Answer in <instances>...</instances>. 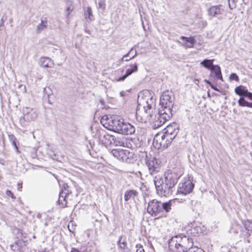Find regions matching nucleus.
Segmentation results:
<instances>
[{
  "label": "nucleus",
  "instance_id": "62",
  "mask_svg": "<svg viewBox=\"0 0 252 252\" xmlns=\"http://www.w3.org/2000/svg\"><path fill=\"white\" fill-rule=\"evenodd\" d=\"M45 91H46V88H44V90H43L44 93H45Z\"/></svg>",
  "mask_w": 252,
  "mask_h": 252
},
{
  "label": "nucleus",
  "instance_id": "55",
  "mask_svg": "<svg viewBox=\"0 0 252 252\" xmlns=\"http://www.w3.org/2000/svg\"><path fill=\"white\" fill-rule=\"evenodd\" d=\"M204 81H205V82L207 84H208L210 86H211V85H212V84L211 83V82L210 81H209V80H207V79H205V80H204Z\"/></svg>",
  "mask_w": 252,
  "mask_h": 252
},
{
  "label": "nucleus",
  "instance_id": "38",
  "mask_svg": "<svg viewBox=\"0 0 252 252\" xmlns=\"http://www.w3.org/2000/svg\"><path fill=\"white\" fill-rule=\"evenodd\" d=\"M33 109L30 107H24L23 108L24 116L28 115Z\"/></svg>",
  "mask_w": 252,
  "mask_h": 252
},
{
  "label": "nucleus",
  "instance_id": "50",
  "mask_svg": "<svg viewBox=\"0 0 252 252\" xmlns=\"http://www.w3.org/2000/svg\"><path fill=\"white\" fill-rule=\"evenodd\" d=\"M22 189V183H18L17 184V189L19 191H21Z\"/></svg>",
  "mask_w": 252,
  "mask_h": 252
},
{
  "label": "nucleus",
  "instance_id": "46",
  "mask_svg": "<svg viewBox=\"0 0 252 252\" xmlns=\"http://www.w3.org/2000/svg\"><path fill=\"white\" fill-rule=\"evenodd\" d=\"M68 228L70 232H73L75 228L73 227V223L69 222L68 225Z\"/></svg>",
  "mask_w": 252,
  "mask_h": 252
},
{
  "label": "nucleus",
  "instance_id": "34",
  "mask_svg": "<svg viewBox=\"0 0 252 252\" xmlns=\"http://www.w3.org/2000/svg\"><path fill=\"white\" fill-rule=\"evenodd\" d=\"M47 59V58L41 57L39 59V63L43 67H47V63H46L45 61Z\"/></svg>",
  "mask_w": 252,
  "mask_h": 252
},
{
  "label": "nucleus",
  "instance_id": "53",
  "mask_svg": "<svg viewBox=\"0 0 252 252\" xmlns=\"http://www.w3.org/2000/svg\"><path fill=\"white\" fill-rule=\"evenodd\" d=\"M133 50V48H132L130 51L127 53L126 54V55H125L123 57H125V58L127 57L128 56V55L131 53V52Z\"/></svg>",
  "mask_w": 252,
  "mask_h": 252
},
{
  "label": "nucleus",
  "instance_id": "26",
  "mask_svg": "<svg viewBox=\"0 0 252 252\" xmlns=\"http://www.w3.org/2000/svg\"><path fill=\"white\" fill-rule=\"evenodd\" d=\"M66 5L67 7L65 10V14L66 18L68 19L69 18L70 14L73 9V6L72 5L71 1H67L66 3Z\"/></svg>",
  "mask_w": 252,
  "mask_h": 252
},
{
  "label": "nucleus",
  "instance_id": "39",
  "mask_svg": "<svg viewBox=\"0 0 252 252\" xmlns=\"http://www.w3.org/2000/svg\"><path fill=\"white\" fill-rule=\"evenodd\" d=\"M69 189V187L67 184H64L61 191L64 192L65 191V192L67 193V195H69L71 193Z\"/></svg>",
  "mask_w": 252,
  "mask_h": 252
},
{
  "label": "nucleus",
  "instance_id": "45",
  "mask_svg": "<svg viewBox=\"0 0 252 252\" xmlns=\"http://www.w3.org/2000/svg\"><path fill=\"white\" fill-rule=\"evenodd\" d=\"M6 194L8 196H9L12 198L15 199L16 198L15 196L14 195L13 193H12V192L10 190H7L6 191Z\"/></svg>",
  "mask_w": 252,
  "mask_h": 252
},
{
  "label": "nucleus",
  "instance_id": "48",
  "mask_svg": "<svg viewBox=\"0 0 252 252\" xmlns=\"http://www.w3.org/2000/svg\"><path fill=\"white\" fill-rule=\"evenodd\" d=\"M127 94V91H122L121 92H120V96L121 97H124L125 96H126Z\"/></svg>",
  "mask_w": 252,
  "mask_h": 252
},
{
  "label": "nucleus",
  "instance_id": "44",
  "mask_svg": "<svg viewBox=\"0 0 252 252\" xmlns=\"http://www.w3.org/2000/svg\"><path fill=\"white\" fill-rule=\"evenodd\" d=\"M10 248L11 250L13 251H18L20 250V248H19V246H17L15 243L12 244L10 245Z\"/></svg>",
  "mask_w": 252,
  "mask_h": 252
},
{
  "label": "nucleus",
  "instance_id": "58",
  "mask_svg": "<svg viewBox=\"0 0 252 252\" xmlns=\"http://www.w3.org/2000/svg\"><path fill=\"white\" fill-rule=\"evenodd\" d=\"M187 38H188L187 37H186V36H182L180 37V38L181 39L184 40H185V41H186Z\"/></svg>",
  "mask_w": 252,
  "mask_h": 252
},
{
  "label": "nucleus",
  "instance_id": "18",
  "mask_svg": "<svg viewBox=\"0 0 252 252\" xmlns=\"http://www.w3.org/2000/svg\"><path fill=\"white\" fill-rule=\"evenodd\" d=\"M132 154L130 153L128 151L121 150L119 159L122 160L124 162L130 163L132 161V159L130 158Z\"/></svg>",
  "mask_w": 252,
  "mask_h": 252
},
{
  "label": "nucleus",
  "instance_id": "1",
  "mask_svg": "<svg viewBox=\"0 0 252 252\" xmlns=\"http://www.w3.org/2000/svg\"><path fill=\"white\" fill-rule=\"evenodd\" d=\"M147 94L148 96L145 95L143 98L145 104L143 106L144 109L143 117L145 118V120H138V121L141 122H152L153 128L156 129L163 125L172 117L174 97L171 92L168 91L164 92L160 98V107L158 113L155 114L154 118H153L154 111L155 112L156 98L149 92H147Z\"/></svg>",
  "mask_w": 252,
  "mask_h": 252
},
{
  "label": "nucleus",
  "instance_id": "61",
  "mask_svg": "<svg viewBox=\"0 0 252 252\" xmlns=\"http://www.w3.org/2000/svg\"><path fill=\"white\" fill-rule=\"evenodd\" d=\"M100 102L101 103L103 104V101L102 100H100Z\"/></svg>",
  "mask_w": 252,
  "mask_h": 252
},
{
  "label": "nucleus",
  "instance_id": "27",
  "mask_svg": "<svg viewBox=\"0 0 252 252\" xmlns=\"http://www.w3.org/2000/svg\"><path fill=\"white\" fill-rule=\"evenodd\" d=\"M195 43V40L193 37H189L187 38L184 46L188 48H191Z\"/></svg>",
  "mask_w": 252,
  "mask_h": 252
},
{
  "label": "nucleus",
  "instance_id": "19",
  "mask_svg": "<svg viewBox=\"0 0 252 252\" xmlns=\"http://www.w3.org/2000/svg\"><path fill=\"white\" fill-rule=\"evenodd\" d=\"M63 191H60L59 195L58 203L62 207L67 206V193Z\"/></svg>",
  "mask_w": 252,
  "mask_h": 252
},
{
  "label": "nucleus",
  "instance_id": "4",
  "mask_svg": "<svg viewBox=\"0 0 252 252\" xmlns=\"http://www.w3.org/2000/svg\"><path fill=\"white\" fill-rule=\"evenodd\" d=\"M153 182L155 186L157 194L160 196L167 197L171 195L174 188L164 182L160 175H156L154 177Z\"/></svg>",
  "mask_w": 252,
  "mask_h": 252
},
{
  "label": "nucleus",
  "instance_id": "36",
  "mask_svg": "<svg viewBox=\"0 0 252 252\" xmlns=\"http://www.w3.org/2000/svg\"><path fill=\"white\" fill-rule=\"evenodd\" d=\"M106 7L105 0H99L98 3V7L99 9H101L102 10H104Z\"/></svg>",
  "mask_w": 252,
  "mask_h": 252
},
{
  "label": "nucleus",
  "instance_id": "54",
  "mask_svg": "<svg viewBox=\"0 0 252 252\" xmlns=\"http://www.w3.org/2000/svg\"><path fill=\"white\" fill-rule=\"evenodd\" d=\"M48 67H49L50 66V65L53 64V63L52 62L51 59H50V58H48Z\"/></svg>",
  "mask_w": 252,
  "mask_h": 252
},
{
  "label": "nucleus",
  "instance_id": "13",
  "mask_svg": "<svg viewBox=\"0 0 252 252\" xmlns=\"http://www.w3.org/2000/svg\"><path fill=\"white\" fill-rule=\"evenodd\" d=\"M97 134L99 140L103 144L113 145L114 135L109 134L103 130H99L97 132Z\"/></svg>",
  "mask_w": 252,
  "mask_h": 252
},
{
  "label": "nucleus",
  "instance_id": "49",
  "mask_svg": "<svg viewBox=\"0 0 252 252\" xmlns=\"http://www.w3.org/2000/svg\"><path fill=\"white\" fill-rule=\"evenodd\" d=\"M55 177L57 180H58L57 179V177L55 176V175L52 174V172H49L48 171V178H49L50 179L53 178V177Z\"/></svg>",
  "mask_w": 252,
  "mask_h": 252
},
{
  "label": "nucleus",
  "instance_id": "10",
  "mask_svg": "<svg viewBox=\"0 0 252 252\" xmlns=\"http://www.w3.org/2000/svg\"><path fill=\"white\" fill-rule=\"evenodd\" d=\"M207 12L210 19L217 18L219 20H221L224 12V7L220 4L213 5L208 9Z\"/></svg>",
  "mask_w": 252,
  "mask_h": 252
},
{
  "label": "nucleus",
  "instance_id": "56",
  "mask_svg": "<svg viewBox=\"0 0 252 252\" xmlns=\"http://www.w3.org/2000/svg\"><path fill=\"white\" fill-rule=\"evenodd\" d=\"M14 149H15L17 153H18L20 152L19 151V149H18L17 144L16 145V146H14Z\"/></svg>",
  "mask_w": 252,
  "mask_h": 252
},
{
  "label": "nucleus",
  "instance_id": "41",
  "mask_svg": "<svg viewBox=\"0 0 252 252\" xmlns=\"http://www.w3.org/2000/svg\"><path fill=\"white\" fill-rule=\"evenodd\" d=\"M229 79L231 81L235 80L236 81H239V77H238V75L236 73H231L230 74V75L229 76Z\"/></svg>",
  "mask_w": 252,
  "mask_h": 252
},
{
  "label": "nucleus",
  "instance_id": "42",
  "mask_svg": "<svg viewBox=\"0 0 252 252\" xmlns=\"http://www.w3.org/2000/svg\"><path fill=\"white\" fill-rule=\"evenodd\" d=\"M136 252H145V251L143 248V247L140 244L136 245Z\"/></svg>",
  "mask_w": 252,
  "mask_h": 252
},
{
  "label": "nucleus",
  "instance_id": "14",
  "mask_svg": "<svg viewBox=\"0 0 252 252\" xmlns=\"http://www.w3.org/2000/svg\"><path fill=\"white\" fill-rule=\"evenodd\" d=\"M135 131V127L131 124L125 122L124 120L119 133L125 135H131L133 134Z\"/></svg>",
  "mask_w": 252,
  "mask_h": 252
},
{
  "label": "nucleus",
  "instance_id": "15",
  "mask_svg": "<svg viewBox=\"0 0 252 252\" xmlns=\"http://www.w3.org/2000/svg\"><path fill=\"white\" fill-rule=\"evenodd\" d=\"M190 233L194 236H199L203 233L204 226L199 222H193L190 224Z\"/></svg>",
  "mask_w": 252,
  "mask_h": 252
},
{
  "label": "nucleus",
  "instance_id": "21",
  "mask_svg": "<svg viewBox=\"0 0 252 252\" xmlns=\"http://www.w3.org/2000/svg\"><path fill=\"white\" fill-rule=\"evenodd\" d=\"M13 234L16 236V238L18 239H22V238H26V234L24 233L22 230L15 227L12 229Z\"/></svg>",
  "mask_w": 252,
  "mask_h": 252
},
{
  "label": "nucleus",
  "instance_id": "63",
  "mask_svg": "<svg viewBox=\"0 0 252 252\" xmlns=\"http://www.w3.org/2000/svg\"><path fill=\"white\" fill-rule=\"evenodd\" d=\"M140 104H139V105H138V109H140Z\"/></svg>",
  "mask_w": 252,
  "mask_h": 252
},
{
  "label": "nucleus",
  "instance_id": "60",
  "mask_svg": "<svg viewBox=\"0 0 252 252\" xmlns=\"http://www.w3.org/2000/svg\"><path fill=\"white\" fill-rule=\"evenodd\" d=\"M229 8L231 9H233V7H231V5L230 3H229Z\"/></svg>",
  "mask_w": 252,
  "mask_h": 252
},
{
  "label": "nucleus",
  "instance_id": "64",
  "mask_svg": "<svg viewBox=\"0 0 252 252\" xmlns=\"http://www.w3.org/2000/svg\"><path fill=\"white\" fill-rule=\"evenodd\" d=\"M45 225H47V222H45Z\"/></svg>",
  "mask_w": 252,
  "mask_h": 252
},
{
  "label": "nucleus",
  "instance_id": "2",
  "mask_svg": "<svg viewBox=\"0 0 252 252\" xmlns=\"http://www.w3.org/2000/svg\"><path fill=\"white\" fill-rule=\"evenodd\" d=\"M168 248L170 252H204L200 248L193 247L191 238L182 234L169 240Z\"/></svg>",
  "mask_w": 252,
  "mask_h": 252
},
{
  "label": "nucleus",
  "instance_id": "12",
  "mask_svg": "<svg viewBox=\"0 0 252 252\" xmlns=\"http://www.w3.org/2000/svg\"><path fill=\"white\" fill-rule=\"evenodd\" d=\"M179 132L178 126L176 123H173L168 125L166 128L163 129L161 133H162L174 139Z\"/></svg>",
  "mask_w": 252,
  "mask_h": 252
},
{
  "label": "nucleus",
  "instance_id": "8",
  "mask_svg": "<svg viewBox=\"0 0 252 252\" xmlns=\"http://www.w3.org/2000/svg\"><path fill=\"white\" fill-rule=\"evenodd\" d=\"M194 185L189 178H184L178 185L177 191L178 193L187 195L193 190Z\"/></svg>",
  "mask_w": 252,
  "mask_h": 252
},
{
  "label": "nucleus",
  "instance_id": "23",
  "mask_svg": "<svg viewBox=\"0 0 252 252\" xmlns=\"http://www.w3.org/2000/svg\"><path fill=\"white\" fill-rule=\"evenodd\" d=\"M213 59H205L200 63L201 65L206 68L210 70L213 67Z\"/></svg>",
  "mask_w": 252,
  "mask_h": 252
},
{
  "label": "nucleus",
  "instance_id": "3",
  "mask_svg": "<svg viewBox=\"0 0 252 252\" xmlns=\"http://www.w3.org/2000/svg\"><path fill=\"white\" fill-rule=\"evenodd\" d=\"M172 201L161 202L158 199L150 200L147 207V212L154 217H159L164 213H168L171 209Z\"/></svg>",
  "mask_w": 252,
  "mask_h": 252
},
{
  "label": "nucleus",
  "instance_id": "33",
  "mask_svg": "<svg viewBox=\"0 0 252 252\" xmlns=\"http://www.w3.org/2000/svg\"><path fill=\"white\" fill-rule=\"evenodd\" d=\"M29 152L30 153V157L32 158H35L37 157L36 152L37 150L34 148H30L29 149Z\"/></svg>",
  "mask_w": 252,
  "mask_h": 252
},
{
  "label": "nucleus",
  "instance_id": "22",
  "mask_svg": "<svg viewBox=\"0 0 252 252\" xmlns=\"http://www.w3.org/2000/svg\"><path fill=\"white\" fill-rule=\"evenodd\" d=\"M244 227L247 231L244 236L246 238H248L251 235V233L252 230V223L250 221L247 220L244 223Z\"/></svg>",
  "mask_w": 252,
  "mask_h": 252
},
{
  "label": "nucleus",
  "instance_id": "6",
  "mask_svg": "<svg viewBox=\"0 0 252 252\" xmlns=\"http://www.w3.org/2000/svg\"><path fill=\"white\" fill-rule=\"evenodd\" d=\"M183 173V170L180 167L169 169L164 173L163 181L175 188V185Z\"/></svg>",
  "mask_w": 252,
  "mask_h": 252
},
{
  "label": "nucleus",
  "instance_id": "16",
  "mask_svg": "<svg viewBox=\"0 0 252 252\" xmlns=\"http://www.w3.org/2000/svg\"><path fill=\"white\" fill-rule=\"evenodd\" d=\"M129 68L126 70V73L122 77L117 79L118 82H121L125 80L128 76L130 75L132 73L136 72L138 70V65L136 63L131 64L129 65Z\"/></svg>",
  "mask_w": 252,
  "mask_h": 252
},
{
  "label": "nucleus",
  "instance_id": "30",
  "mask_svg": "<svg viewBox=\"0 0 252 252\" xmlns=\"http://www.w3.org/2000/svg\"><path fill=\"white\" fill-rule=\"evenodd\" d=\"M86 18H88L90 20H92V17H93L92 11L91 7H88L87 10L84 13Z\"/></svg>",
  "mask_w": 252,
  "mask_h": 252
},
{
  "label": "nucleus",
  "instance_id": "37",
  "mask_svg": "<svg viewBox=\"0 0 252 252\" xmlns=\"http://www.w3.org/2000/svg\"><path fill=\"white\" fill-rule=\"evenodd\" d=\"M121 150L119 149H113L112 150L111 153L116 158H117L118 159H119V158L120 157V151Z\"/></svg>",
  "mask_w": 252,
  "mask_h": 252
},
{
  "label": "nucleus",
  "instance_id": "25",
  "mask_svg": "<svg viewBox=\"0 0 252 252\" xmlns=\"http://www.w3.org/2000/svg\"><path fill=\"white\" fill-rule=\"evenodd\" d=\"M48 158L62 162L63 159V157L54 153L52 151L51 152V153H49L48 151Z\"/></svg>",
  "mask_w": 252,
  "mask_h": 252
},
{
  "label": "nucleus",
  "instance_id": "7",
  "mask_svg": "<svg viewBox=\"0 0 252 252\" xmlns=\"http://www.w3.org/2000/svg\"><path fill=\"white\" fill-rule=\"evenodd\" d=\"M173 140L164 134L158 132L154 137L153 145L157 149H164L170 145Z\"/></svg>",
  "mask_w": 252,
  "mask_h": 252
},
{
  "label": "nucleus",
  "instance_id": "31",
  "mask_svg": "<svg viewBox=\"0 0 252 252\" xmlns=\"http://www.w3.org/2000/svg\"><path fill=\"white\" fill-rule=\"evenodd\" d=\"M238 103L240 106L248 107L249 102L246 101L243 97H241L238 100Z\"/></svg>",
  "mask_w": 252,
  "mask_h": 252
},
{
  "label": "nucleus",
  "instance_id": "29",
  "mask_svg": "<svg viewBox=\"0 0 252 252\" xmlns=\"http://www.w3.org/2000/svg\"><path fill=\"white\" fill-rule=\"evenodd\" d=\"M8 138L12 145L13 146H16V145L17 144L18 141L15 136L13 134H9Z\"/></svg>",
  "mask_w": 252,
  "mask_h": 252
},
{
  "label": "nucleus",
  "instance_id": "17",
  "mask_svg": "<svg viewBox=\"0 0 252 252\" xmlns=\"http://www.w3.org/2000/svg\"><path fill=\"white\" fill-rule=\"evenodd\" d=\"M210 70L211 71L210 77L223 81L221 69L220 66L218 65H213V67Z\"/></svg>",
  "mask_w": 252,
  "mask_h": 252
},
{
  "label": "nucleus",
  "instance_id": "52",
  "mask_svg": "<svg viewBox=\"0 0 252 252\" xmlns=\"http://www.w3.org/2000/svg\"><path fill=\"white\" fill-rule=\"evenodd\" d=\"M70 252H80V251L76 248H72Z\"/></svg>",
  "mask_w": 252,
  "mask_h": 252
},
{
  "label": "nucleus",
  "instance_id": "5",
  "mask_svg": "<svg viewBox=\"0 0 252 252\" xmlns=\"http://www.w3.org/2000/svg\"><path fill=\"white\" fill-rule=\"evenodd\" d=\"M124 119L116 116H103L101 120V124L107 129L119 132Z\"/></svg>",
  "mask_w": 252,
  "mask_h": 252
},
{
  "label": "nucleus",
  "instance_id": "35",
  "mask_svg": "<svg viewBox=\"0 0 252 252\" xmlns=\"http://www.w3.org/2000/svg\"><path fill=\"white\" fill-rule=\"evenodd\" d=\"M25 242L26 241L24 240V238H22V239H20L16 241L14 243L17 246H19V248L20 249L21 247H23Z\"/></svg>",
  "mask_w": 252,
  "mask_h": 252
},
{
  "label": "nucleus",
  "instance_id": "40",
  "mask_svg": "<svg viewBox=\"0 0 252 252\" xmlns=\"http://www.w3.org/2000/svg\"><path fill=\"white\" fill-rule=\"evenodd\" d=\"M118 245H119V247L122 250L127 248L126 243L125 241L121 242V239L119 240Z\"/></svg>",
  "mask_w": 252,
  "mask_h": 252
},
{
  "label": "nucleus",
  "instance_id": "20",
  "mask_svg": "<svg viewBox=\"0 0 252 252\" xmlns=\"http://www.w3.org/2000/svg\"><path fill=\"white\" fill-rule=\"evenodd\" d=\"M138 194V192L134 189L126 190L124 195V199L126 201H128L130 199H134Z\"/></svg>",
  "mask_w": 252,
  "mask_h": 252
},
{
  "label": "nucleus",
  "instance_id": "28",
  "mask_svg": "<svg viewBox=\"0 0 252 252\" xmlns=\"http://www.w3.org/2000/svg\"><path fill=\"white\" fill-rule=\"evenodd\" d=\"M36 116V114L32 110L28 115L24 116L23 119L26 121H30L34 119Z\"/></svg>",
  "mask_w": 252,
  "mask_h": 252
},
{
  "label": "nucleus",
  "instance_id": "59",
  "mask_svg": "<svg viewBox=\"0 0 252 252\" xmlns=\"http://www.w3.org/2000/svg\"><path fill=\"white\" fill-rule=\"evenodd\" d=\"M248 107L252 108V102H249Z\"/></svg>",
  "mask_w": 252,
  "mask_h": 252
},
{
  "label": "nucleus",
  "instance_id": "11",
  "mask_svg": "<svg viewBox=\"0 0 252 252\" xmlns=\"http://www.w3.org/2000/svg\"><path fill=\"white\" fill-rule=\"evenodd\" d=\"M130 141L131 139L127 138L123 135L117 136H114L113 145L115 146L129 148L131 146Z\"/></svg>",
  "mask_w": 252,
  "mask_h": 252
},
{
  "label": "nucleus",
  "instance_id": "32",
  "mask_svg": "<svg viewBox=\"0 0 252 252\" xmlns=\"http://www.w3.org/2000/svg\"><path fill=\"white\" fill-rule=\"evenodd\" d=\"M46 23V21H41V23L37 26V32H41L43 29L46 28V25L45 24Z\"/></svg>",
  "mask_w": 252,
  "mask_h": 252
},
{
  "label": "nucleus",
  "instance_id": "43",
  "mask_svg": "<svg viewBox=\"0 0 252 252\" xmlns=\"http://www.w3.org/2000/svg\"><path fill=\"white\" fill-rule=\"evenodd\" d=\"M137 55V53H136V51H135V54L133 56H132L131 57H130L129 58V59H125V57H123L122 58V59H121V60L120 61L121 62H123L124 61H125V62H127V61H129V60L133 59L135 56H136Z\"/></svg>",
  "mask_w": 252,
  "mask_h": 252
},
{
  "label": "nucleus",
  "instance_id": "57",
  "mask_svg": "<svg viewBox=\"0 0 252 252\" xmlns=\"http://www.w3.org/2000/svg\"><path fill=\"white\" fill-rule=\"evenodd\" d=\"M122 252H130V251L127 248L126 249L123 250Z\"/></svg>",
  "mask_w": 252,
  "mask_h": 252
},
{
  "label": "nucleus",
  "instance_id": "24",
  "mask_svg": "<svg viewBox=\"0 0 252 252\" xmlns=\"http://www.w3.org/2000/svg\"><path fill=\"white\" fill-rule=\"evenodd\" d=\"M247 91V90L245 89V87L243 86L237 87L235 89V93L241 97H244L245 96Z\"/></svg>",
  "mask_w": 252,
  "mask_h": 252
},
{
  "label": "nucleus",
  "instance_id": "47",
  "mask_svg": "<svg viewBox=\"0 0 252 252\" xmlns=\"http://www.w3.org/2000/svg\"><path fill=\"white\" fill-rule=\"evenodd\" d=\"M245 96L248 97L250 100H252V93L247 91Z\"/></svg>",
  "mask_w": 252,
  "mask_h": 252
},
{
  "label": "nucleus",
  "instance_id": "51",
  "mask_svg": "<svg viewBox=\"0 0 252 252\" xmlns=\"http://www.w3.org/2000/svg\"><path fill=\"white\" fill-rule=\"evenodd\" d=\"M210 87L213 89L214 90L216 91H217V92H220V90L216 87H215L213 84H212V85H211Z\"/></svg>",
  "mask_w": 252,
  "mask_h": 252
},
{
  "label": "nucleus",
  "instance_id": "9",
  "mask_svg": "<svg viewBox=\"0 0 252 252\" xmlns=\"http://www.w3.org/2000/svg\"><path fill=\"white\" fill-rule=\"evenodd\" d=\"M146 164L148 168L150 174L153 176V178L156 175H159L158 172L160 171V167L158 163L157 159L154 157H148L147 156L146 158Z\"/></svg>",
  "mask_w": 252,
  "mask_h": 252
}]
</instances>
